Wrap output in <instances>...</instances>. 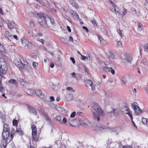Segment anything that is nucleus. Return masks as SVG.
Here are the masks:
<instances>
[{
	"label": "nucleus",
	"mask_w": 148,
	"mask_h": 148,
	"mask_svg": "<svg viewBox=\"0 0 148 148\" xmlns=\"http://www.w3.org/2000/svg\"><path fill=\"white\" fill-rule=\"evenodd\" d=\"M38 22L39 25L42 27L48 28L49 27V25H48L47 23V20L48 18L47 17L46 15L41 13L38 14Z\"/></svg>",
	"instance_id": "f257e3e1"
},
{
	"label": "nucleus",
	"mask_w": 148,
	"mask_h": 148,
	"mask_svg": "<svg viewBox=\"0 0 148 148\" xmlns=\"http://www.w3.org/2000/svg\"><path fill=\"white\" fill-rule=\"evenodd\" d=\"M2 138H3L1 144V148H5L7 140L10 141L13 137V135L12 134L9 136V131L3 130L2 133Z\"/></svg>",
	"instance_id": "f03ea898"
},
{
	"label": "nucleus",
	"mask_w": 148,
	"mask_h": 148,
	"mask_svg": "<svg viewBox=\"0 0 148 148\" xmlns=\"http://www.w3.org/2000/svg\"><path fill=\"white\" fill-rule=\"evenodd\" d=\"M14 63L20 69H23L27 64V62L23 58L16 59L14 61Z\"/></svg>",
	"instance_id": "7ed1b4c3"
},
{
	"label": "nucleus",
	"mask_w": 148,
	"mask_h": 148,
	"mask_svg": "<svg viewBox=\"0 0 148 148\" xmlns=\"http://www.w3.org/2000/svg\"><path fill=\"white\" fill-rule=\"evenodd\" d=\"M91 106L92 108L97 112L98 113L99 115H100L102 116L104 115V113L103 110L101 109L99 104L93 102L91 104Z\"/></svg>",
	"instance_id": "20e7f679"
},
{
	"label": "nucleus",
	"mask_w": 148,
	"mask_h": 148,
	"mask_svg": "<svg viewBox=\"0 0 148 148\" xmlns=\"http://www.w3.org/2000/svg\"><path fill=\"white\" fill-rule=\"evenodd\" d=\"M21 41L23 45L25 47L29 49H31L35 47L34 44L29 42L26 39L23 38L21 39Z\"/></svg>",
	"instance_id": "39448f33"
},
{
	"label": "nucleus",
	"mask_w": 148,
	"mask_h": 148,
	"mask_svg": "<svg viewBox=\"0 0 148 148\" xmlns=\"http://www.w3.org/2000/svg\"><path fill=\"white\" fill-rule=\"evenodd\" d=\"M8 69L6 62L3 59L0 60V74H1L3 71H6Z\"/></svg>",
	"instance_id": "423d86ee"
},
{
	"label": "nucleus",
	"mask_w": 148,
	"mask_h": 148,
	"mask_svg": "<svg viewBox=\"0 0 148 148\" xmlns=\"http://www.w3.org/2000/svg\"><path fill=\"white\" fill-rule=\"evenodd\" d=\"M122 58L123 62L127 64H130L132 60V57L129 54H125Z\"/></svg>",
	"instance_id": "0eeeda50"
},
{
	"label": "nucleus",
	"mask_w": 148,
	"mask_h": 148,
	"mask_svg": "<svg viewBox=\"0 0 148 148\" xmlns=\"http://www.w3.org/2000/svg\"><path fill=\"white\" fill-rule=\"evenodd\" d=\"M132 106L134 110V113L136 115H138L140 113H142V110L137 105V104L136 103H133Z\"/></svg>",
	"instance_id": "6e6552de"
},
{
	"label": "nucleus",
	"mask_w": 148,
	"mask_h": 148,
	"mask_svg": "<svg viewBox=\"0 0 148 148\" xmlns=\"http://www.w3.org/2000/svg\"><path fill=\"white\" fill-rule=\"evenodd\" d=\"M55 121L59 122L61 124L66 125L67 122V119L65 117H63L62 119L61 117L59 115H57L54 119Z\"/></svg>",
	"instance_id": "1a4fd4ad"
},
{
	"label": "nucleus",
	"mask_w": 148,
	"mask_h": 148,
	"mask_svg": "<svg viewBox=\"0 0 148 148\" xmlns=\"http://www.w3.org/2000/svg\"><path fill=\"white\" fill-rule=\"evenodd\" d=\"M121 111L125 114H127L130 118H132V115L130 111L129 108L127 106L122 107L121 108Z\"/></svg>",
	"instance_id": "9d476101"
},
{
	"label": "nucleus",
	"mask_w": 148,
	"mask_h": 148,
	"mask_svg": "<svg viewBox=\"0 0 148 148\" xmlns=\"http://www.w3.org/2000/svg\"><path fill=\"white\" fill-rule=\"evenodd\" d=\"M85 84L87 87H91L92 90H95V86L93 85V82L90 79H87L85 81Z\"/></svg>",
	"instance_id": "9b49d317"
},
{
	"label": "nucleus",
	"mask_w": 148,
	"mask_h": 148,
	"mask_svg": "<svg viewBox=\"0 0 148 148\" xmlns=\"http://www.w3.org/2000/svg\"><path fill=\"white\" fill-rule=\"evenodd\" d=\"M111 10L114 12L117 16L121 15V12L116 7L115 5H112V8L111 9Z\"/></svg>",
	"instance_id": "f8f14e48"
},
{
	"label": "nucleus",
	"mask_w": 148,
	"mask_h": 148,
	"mask_svg": "<svg viewBox=\"0 0 148 148\" xmlns=\"http://www.w3.org/2000/svg\"><path fill=\"white\" fill-rule=\"evenodd\" d=\"M94 127L97 130L100 131H102L106 129V127L105 126L99 123L96 124L94 126Z\"/></svg>",
	"instance_id": "ddd939ff"
},
{
	"label": "nucleus",
	"mask_w": 148,
	"mask_h": 148,
	"mask_svg": "<svg viewBox=\"0 0 148 148\" xmlns=\"http://www.w3.org/2000/svg\"><path fill=\"white\" fill-rule=\"evenodd\" d=\"M104 71L110 73L112 75L115 74V72L113 67H105L103 68Z\"/></svg>",
	"instance_id": "4468645a"
},
{
	"label": "nucleus",
	"mask_w": 148,
	"mask_h": 148,
	"mask_svg": "<svg viewBox=\"0 0 148 148\" xmlns=\"http://www.w3.org/2000/svg\"><path fill=\"white\" fill-rule=\"evenodd\" d=\"M8 26L10 29L16 28L17 27V25L14 21L9 22L8 24Z\"/></svg>",
	"instance_id": "2eb2a0df"
},
{
	"label": "nucleus",
	"mask_w": 148,
	"mask_h": 148,
	"mask_svg": "<svg viewBox=\"0 0 148 148\" xmlns=\"http://www.w3.org/2000/svg\"><path fill=\"white\" fill-rule=\"evenodd\" d=\"M92 114L93 119L94 120L97 121L99 122L100 119L99 116H101V115H99L97 112H93Z\"/></svg>",
	"instance_id": "dca6fc26"
},
{
	"label": "nucleus",
	"mask_w": 148,
	"mask_h": 148,
	"mask_svg": "<svg viewBox=\"0 0 148 148\" xmlns=\"http://www.w3.org/2000/svg\"><path fill=\"white\" fill-rule=\"evenodd\" d=\"M48 18L47 20L49 19L50 21V23H48V25H49V27L54 26L56 24V23L54 21V20L52 17H47Z\"/></svg>",
	"instance_id": "f3484780"
},
{
	"label": "nucleus",
	"mask_w": 148,
	"mask_h": 148,
	"mask_svg": "<svg viewBox=\"0 0 148 148\" xmlns=\"http://www.w3.org/2000/svg\"><path fill=\"white\" fill-rule=\"evenodd\" d=\"M33 32L34 35V36L36 38L40 37L42 35V34L41 33L36 29L33 30Z\"/></svg>",
	"instance_id": "a211bd4d"
},
{
	"label": "nucleus",
	"mask_w": 148,
	"mask_h": 148,
	"mask_svg": "<svg viewBox=\"0 0 148 148\" xmlns=\"http://www.w3.org/2000/svg\"><path fill=\"white\" fill-rule=\"evenodd\" d=\"M70 12L74 19L79 20V16L76 12H74L72 10H71L70 11Z\"/></svg>",
	"instance_id": "6ab92c4d"
},
{
	"label": "nucleus",
	"mask_w": 148,
	"mask_h": 148,
	"mask_svg": "<svg viewBox=\"0 0 148 148\" xmlns=\"http://www.w3.org/2000/svg\"><path fill=\"white\" fill-rule=\"evenodd\" d=\"M57 110L59 112L62 114H65V110L62 107L58 106L57 107Z\"/></svg>",
	"instance_id": "aec40b11"
},
{
	"label": "nucleus",
	"mask_w": 148,
	"mask_h": 148,
	"mask_svg": "<svg viewBox=\"0 0 148 148\" xmlns=\"http://www.w3.org/2000/svg\"><path fill=\"white\" fill-rule=\"evenodd\" d=\"M35 92L36 94L40 97L41 98H43L44 95L41 90H36L35 91Z\"/></svg>",
	"instance_id": "412c9836"
},
{
	"label": "nucleus",
	"mask_w": 148,
	"mask_h": 148,
	"mask_svg": "<svg viewBox=\"0 0 148 148\" xmlns=\"http://www.w3.org/2000/svg\"><path fill=\"white\" fill-rule=\"evenodd\" d=\"M119 128L118 127H115L110 128V130L111 132H115L116 134H118L119 132Z\"/></svg>",
	"instance_id": "4be33fe9"
},
{
	"label": "nucleus",
	"mask_w": 148,
	"mask_h": 148,
	"mask_svg": "<svg viewBox=\"0 0 148 148\" xmlns=\"http://www.w3.org/2000/svg\"><path fill=\"white\" fill-rule=\"evenodd\" d=\"M108 56L109 59L111 60L115 59L116 57L112 52L109 51L108 53Z\"/></svg>",
	"instance_id": "5701e85b"
},
{
	"label": "nucleus",
	"mask_w": 148,
	"mask_h": 148,
	"mask_svg": "<svg viewBox=\"0 0 148 148\" xmlns=\"http://www.w3.org/2000/svg\"><path fill=\"white\" fill-rule=\"evenodd\" d=\"M32 134L37 133V130L36 126L34 125H32Z\"/></svg>",
	"instance_id": "b1692460"
},
{
	"label": "nucleus",
	"mask_w": 148,
	"mask_h": 148,
	"mask_svg": "<svg viewBox=\"0 0 148 148\" xmlns=\"http://www.w3.org/2000/svg\"><path fill=\"white\" fill-rule=\"evenodd\" d=\"M73 96L71 94H70L67 95L66 99L68 101H70L73 100Z\"/></svg>",
	"instance_id": "393cba45"
},
{
	"label": "nucleus",
	"mask_w": 148,
	"mask_h": 148,
	"mask_svg": "<svg viewBox=\"0 0 148 148\" xmlns=\"http://www.w3.org/2000/svg\"><path fill=\"white\" fill-rule=\"evenodd\" d=\"M32 135L33 140L35 141H37L38 138L37 133L32 134Z\"/></svg>",
	"instance_id": "a878e982"
},
{
	"label": "nucleus",
	"mask_w": 148,
	"mask_h": 148,
	"mask_svg": "<svg viewBox=\"0 0 148 148\" xmlns=\"http://www.w3.org/2000/svg\"><path fill=\"white\" fill-rule=\"evenodd\" d=\"M29 112L33 114L36 115V112L35 109L33 107H30L29 108Z\"/></svg>",
	"instance_id": "bb28decb"
},
{
	"label": "nucleus",
	"mask_w": 148,
	"mask_h": 148,
	"mask_svg": "<svg viewBox=\"0 0 148 148\" xmlns=\"http://www.w3.org/2000/svg\"><path fill=\"white\" fill-rule=\"evenodd\" d=\"M5 35L9 40H10L12 38V34L8 31H7L5 32Z\"/></svg>",
	"instance_id": "cd10ccee"
},
{
	"label": "nucleus",
	"mask_w": 148,
	"mask_h": 148,
	"mask_svg": "<svg viewBox=\"0 0 148 148\" xmlns=\"http://www.w3.org/2000/svg\"><path fill=\"white\" fill-rule=\"evenodd\" d=\"M142 121L143 123L145 125H146V126H148V118L147 119H146L145 118H143L142 119Z\"/></svg>",
	"instance_id": "c85d7f7f"
},
{
	"label": "nucleus",
	"mask_w": 148,
	"mask_h": 148,
	"mask_svg": "<svg viewBox=\"0 0 148 148\" xmlns=\"http://www.w3.org/2000/svg\"><path fill=\"white\" fill-rule=\"evenodd\" d=\"M142 66H146L148 65V63L145 59H143L141 62Z\"/></svg>",
	"instance_id": "c756f323"
},
{
	"label": "nucleus",
	"mask_w": 148,
	"mask_h": 148,
	"mask_svg": "<svg viewBox=\"0 0 148 148\" xmlns=\"http://www.w3.org/2000/svg\"><path fill=\"white\" fill-rule=\"evenodd\" d=\"M9 127L8 125L6 123L4 124L3 130L9 131Z\"/></svg>",
	"instance_id": "7c9ffc66"
},
{
	"label": "nucleus",
	"mask_w": 148,
	"mask_h": 148,
	"mask_svg": "<svg viewBox=\"0 0 148 148\" xmlns=\"http://www.w3.org/2000/svg\"><path fill=\"white\" fill-rule=\"evenodd\" d=\"M143 25L140 23H138L137 28L138 31V32H140L143 29Z\"/></svg>",
	"instance_id": "2f4dec72"
},
{
	"label": "nucleus",
	"mask_w": 148,
	"mask_h": 148,
	"mask_svg": "<svg viewBox=\"0 0 148 148\" xmlns=\"http://www.w3.org/2000/svg\"><path fill=\"white\" fill-rule=\"evenodd\" d=\"M98 37L99 39V41L101 44L102 45H104L105 44V41L101 37L99 36H98Z\"/></svg>",
	"instance_id": "473e14b6"
},
{
	"label": "nucleus",
	"mask_w": 148,
	"mask_h": 148,
	"mask_svg": "<svg viewBox=\"0 0 148 148\" xmlns=\"http://www.w3.org/2000/svg\"><path fill=\"white\" fill-rule=\"evenodd\" d=\"M44 117L45 119L46 120L47 122L49 123H50L51 122V119L49 117L48 115L47 114L46 115H45V116Z\"/></svg>",
	"instance_id": "72a5a7b5"
},
{
	"label": "nucleus",
	"mask_w": 148,
	"mask_h": 148,
	"mask_svg": "<svg viewBox=\"0 0 148 148\" xmlns=\"http://www.w3.org/2000/svg\"><path fill=\"white\" fill-rule=\"evenodd\" d=\"M117 32L120 36V38H122L123 35V31L119 29L117 30Z\"/></svg>",
	"instance_id": "f704fd0d"
},
{
	"label": "nucleus",
	"mask_w": 148,
	"mask_h": 148,
	"mask_svg": "<svg viewBox=\"0 0 148 148\" xmlns=\"http://www.w3.org/2000/svg\"><path fill=\"white\" fill-rule=\"evenodd\" d=\"M0 52L1 53H3L5 52V49L3 46L0 44Z\"/></svg>",
	"instance_id": "c9c22d12"
},
{
	"label": "nucleus",
	"mask_w": 148,
	"mask_h": 148,
	"mask_svg": "<svg viewBox=\"0 0 148 148\" xmlns=\"http://www.w3.org/2000/svg\"><path fill=\"white\" fill-rule=\"evenodd\" d=\"M16 132V133H18L20 135H23V132L21 128H17Z\"/></svg>",
	"instance_id": "e433bc0d"
},
{
	"label": "nucleus",
	"mask_w": 148,
	"mask_h": 148,
	"mask_svg": "<svg viewBox=\"0 0 148 148\" xmlns=\"http://www.w3.org/2000/svg\"><path fill=\"white\" fill-rule=\"evenodd\" d=\"M18 81H19L21 83V84L23 85L24 86L25 84V82L24 81L23 79L19 78L18 79Z\"/></svg>",
	"instance_id": "4c0bfd02"
},
{
	"label": "nucleus",
	"mask_w": 148,
	"mask_h": 148,
	"mask_svg": "<svg viewBox=\"0 0 148 148\" xmlns=\"http://www.w3.org/2000/svg\"><path fill=\"white\" fill-rule=\"evenodd\" d=\"M121 80L123 84H125L126 82V77L125 76H122L121 77Z\"/></svg>",
	"instance_id": "58836bf2"
},
{
	"label": "nucleus",
	"mask_w": 148,
	"mask_h": 148,
	"mask_svg": "<svg viewBox=\"0 0 148 148\" xmlns=\"http://www.w3.org/2000/svg\"><path fill=\"white\" fill-rule=\"evenodd\" d=\"M40 112L41 114L43 116H45V115H46V114H47L45 112L44 110L42 109H40Z\"/></svg>",
	"instance_id": "ea45409f"
},
{
	"label": "nucleus",
	"mask_w": 148,
	"mask_h": 148,
	"mask_svg": "<svg viewBox=\"0 0 148 148\" xmlns=\"http://www.w3.org/2000/svg\"><path fill=\"white\" fill-rule=\"evenodd\" d=\"M28 34L29 36L32 38H34V35L33 34V30L31 32V31H29L28 32Z\"/></svg>",
	"instance_id": "a19ab883"
},
{
	"label": "nucleus",
	"mask_w": 148,
	"mask_h": 148,
	"mask_svg": "<svg viewBox=\"0 0 148 148\" xmlns=\"http://www.w3.org/2000/svg\"><path fill=\"white\" fill-rule=\"evenodd\" d=\"M29 25L31 27H34L35 25V23L33 21H30Z\"/></svg>",
	"instance_id": "79ce46f5"
},
{
	"label": "nucleus",
	"mask_w": 148,
	"mask_h": 148,
	"mask_svg": "<svg viewBox=\"0 0 148 148\" xmlns=\"http://www.w3.org/2000/svg\"><path fill=\"white\" fill-rule=\"evenodd\" d=\"M111 63V61L108 60H106L104 62V64L106 65H108Z\"/></svg>",
	"instance_id": "37998d69"
},
{
	"label": "nucleus",
	"mask_w": 148,
	"mask_h": 148,
	"mask_svg": "<svg viewBox=\"0 0 148 148\" xmlns=\"http://www.w3.org/2000/svg\"><path fill=\"white\" fill-rule=\"evenodd\" d=\"M9 82L11 84H15L16 83V81L15 79H11L9 80Z\"/></svg>",
	"instance_id": "c03bdc74"
},
{
	"label": "nucleus",
	"mask_w": 148,
	"mask_h": 148,
	"mask_svg": "<svg viewBox=\"0 0 148 148\" xmlns=\"http://www.w3.org/2000/svg\"><path fill=\"white\" fill-rule=\"evenodd\" d=\"M38 65V63L35 62H33V66L35 69H36L37 68Z\"/></svg>",
	"instance_id": "a18cd8bd"
},
{
	"label": "nucleus",
	"mask_w": 148,
	"mask_h": 148,
	"mask_svg": "<svg viewBox=\"0 0 148 148\" xmlns=\"http://www.w3.org/2000/svg\"><path fill=\"white\" fill-rule=\"evenodd\" d=\"M82 78V76L79 74H77L75 78L77 80H80Z\"/></svg>",
	"instance_id": "49530a36"
},
{
	"label": "nucleus",
	"mask_w": 148,
	"mask_h": 148,
	"mask_svg": "<svg viewBox=\"0 0 148 148\" xmlns=\"http://www.w3.org/2000/svg\"><path fill=\"white\" fill-rule=\"evenodd\" d=\"M70 3L73 6L75 7L76 8L77 7V4L73 2V1H71L70 2Z\"/></svg>",
	"instance_id": "de8ad7c7"
},
{
	"label": "nucleus",
	"mask_w": 148,
	"mask_h": 148,
	"mask_svg": "<svg viewBox=\"0 0 148 148\" xmlns=\"http://www.w3.org/2000/svg\"><path fill=\"white\" fill-rule=\"evenodd\" d=\"M144 49L145 51H148V44H145L144 46Z\"/></svg>",
	"instance_id": "09e8293b"
},
{
	"label": "nucleus",
	"mask_w": 148,
	"mask_h": 148,
	"mask_svg": "<svg viewBox=\"0 0 148 148\" xmlns=\"http://www.w3.org/2000/svg\"><path fill=\"white\" fill-rule=\"evenodd\" d=\"M66 89L69 91H71L72 92H74L75 91V90L71 87H67L66 88Z\"/></svg>",
	"instance_id": "8fccbe9b"
},
{
	"label": "nucleus",
	"mask_w": 148,
	"mask_h": 148,
	"mask_svg": "<svg viewBox=\"0 0 148 148\" xmlns=\"http://www.w3.org/2000/svg\"><path fill=\"white\" fill-rule=\"evenodd\" d=\"M117 46L119 47H121L122 46V43L121 41H119L117 42Z\"/></svg>",
	"instance_id": "3c124183"
},
{
	"label": "nucleus",
	"mask_w": 148,
	"mask_h": 148,
	"mask_svg": "<svg viewBox=\"0 0 148 148\" xmlns=\"http://www.w3.org/2000/svg\"><path fill=\"white\" fill-rule=\"evenodd\" d=\"M18 123V121L16 120H13V124L14 126H16Z\"/></svg>",
	"instance_id": "603ef678"
},
{
	"label": "nucleus",
	"mask_w": 148,
	"mask_h": 148,
	"mask_svg": "<svg viewBox=\"0 0 148 148\" xmlns=\"http://www.w3.org/2000/svg\"><path fill=\"white\" fill-rule=\"evenodd\" d=\"M111 112L114 114H115L116 113L117 114L118 113V112L116 110V109L115 108H113L112 109Z\"/></svg>",
	"instance_id": "864d4df0"
},
{
	"label": "nucleus",
	"mask_w": 148,
	"mask_h": 148,
	"mask_svg": "<svg viewBox=\"0 0 148 148\" xmlns=\"http://www.w3.org/2000/svg\"><path fill=\"white\" fill-rule=\"evenodd\" d=\"M127 14L126 10L125 9H124L123 11L122 12V13L121 14V15L122 16H124Z\"/></svg>",
	"instance_id": "5fc2aeb1"
},
{
	"label": "nucleus",
	"mask_w": 148,
	"mask_h": 148,
	"mask_svg": "<svg viewBox=\"0 0 148 148\" xmlns=\"http://www.w3.org/2000/svg\"><path fill=\"white\" fill-rule=\"evenodd\" d=\"M0 118L2 119H5V115L1 112H0Z\"/></svg>",
	"instance_id": "6e6d98bb"
},
{
	"label": "nucleus",
	"mask_w": 148,
	"mask_h": 148,
	"mask_svg": "<svg viewBox=\"0 0 148 148\" xmlns=\"http://www.w3.org/2000/svg\"><path fill=\"white\" fill-rule=\"evenodd\" d=\"M76 113L75 112H73L70 115V117L71 118H73L75 117V115Z\"/></svg>",
	"instance_id": "4d7b16f0"
},
{
	"label": "nucleus",
	"mask_w": 148,
	"mask_h": 148,
	"mask_svg": "<svg viewBox=\"0 0 148 148\" xmlns=\"http://www.w3.org/2000/svg\"><path fill=\"white\" fill-rule=\"evenodd\" d=\"M28 15L29 16L32 17L34 16V13L32 12H30L28 13Z\"/></svg>",
	"instance_id": "13d9d810"
},
{
	"label": "nucleus",
	"mask_w": 148,
	"mask_h": 148,
	"mask_svg": "<svg viewBox=\"0 0 148 148\" xmlns=\"http://www.w3.org/2000/svg\"><path fill=\"white\" fill-rule=\"evenodd\" d=\"M81 58L83 60H84L85 59H88L87 57L84 56L82 55H81Z\"/></svg>",
	"instance_id": "bf43d9fd"
},
{
	"label": "nucleus",
	"mask_w": 148,
	"mask_h": 148,
	"mask_svg": "<svg viewBox=\"0 0 148 148\" xmlns=\"http://www.w3.org/2000/svg\"><path fill=\"white\" fill-rule=\"evenodd\" d=\"M92 23L94 25V26H97V24L96 23V21L95 20H93L91 21Z\"/></svg>",
	"instance_id": "052dcab7"
},
{
	"label": "nucleus",
	"mask_w": 148,
	"mask_h": 148,
	"mask_svg": "<svg viewBox=\"0 0 148 148\" xmlns=\"http://www.w3.org/2000/svg\"><path fill=\"white\" fill-rule=\"evenodd\" d=\"M37 40L42 43V44L44 43V40L42 39L39 38Z\"/></svg>",
	"instance_id": "680f3d73"
},
{
	"label": "nucleus",
	"mask_w": 148,
	"mask_h": 148,
	"mask_svg": "<svg viewBox=\"0 0 148 148\" xmlns=\"http://www.w3.org/2000/svg\"><path fill=\"white\" fill-rule=\"evenodd\" d=\"M130 119L131 120L133 125L134 127H135L136 128V126L134 122L133 121L132 115V118H130Z\"/></svg>",
	"instance_id": "e2e57ef3"
},
{
	"label": "nucleus",
	"mask_w": 148,
	"mask_h": 148,
	"mask_svg": "<svg viewBox=\"0 0 148 148\" xmlns=\"http://www.w3.org/2000/svg\"><path fill=\"white\" fill-rule=\"evenodd\" d=\"M69 41L70 42H73V38L71 36H70L69 38Z\"/></svg>",
	"instance_id": "0e129e2a"
},
{
	"label": "nucleus",
	"mask_w": 148,
	"mask_h": 148,
	"mask_svg": "<svg viewBox=\"0 0 148 148\" xmlns=\"http://www.w3.org/2000/svg\"><path fill=\"white\" fill-rule=\"evenodd\" d=\"M4 91L3 88L2 87V86L0 84V92L2 93H3Z\"/></svg>",
	"instance_id": "69168bd1"
},
{
	"label": "nucleus",
	"mask_w": 148,
	"mask_h": 148,
	"mask_svg": "<svg viewBox=\"0 0 148 148\" xmlns=\"http://www.w3.org/2000/svg\"><path fill=\"white\" fill-rule=\"evenodd\" d=\"M70 60L72 61L73 63V64H74L75 63V60L74 59L73 57H71L70 58Z\"/></svg>",
	"instance_id": "338daca9"
},
{
	"label": "nucleus",
	"mask_w": 148,
	"mask_h": 148,
	"mask_svg": "<svg viewBox=\"0 0 148 148\" xmlns=\"http://www.w3.org/2000/svg\"><path fill=\"white\" fill-rule=\"evenodd\" d=\"M71 75H72V77L73 78L75 77V78L76 75H77L74 72H73L71 73Z\"/></svg>",
	"instance_id": "774afa93"
}]
</instances>
